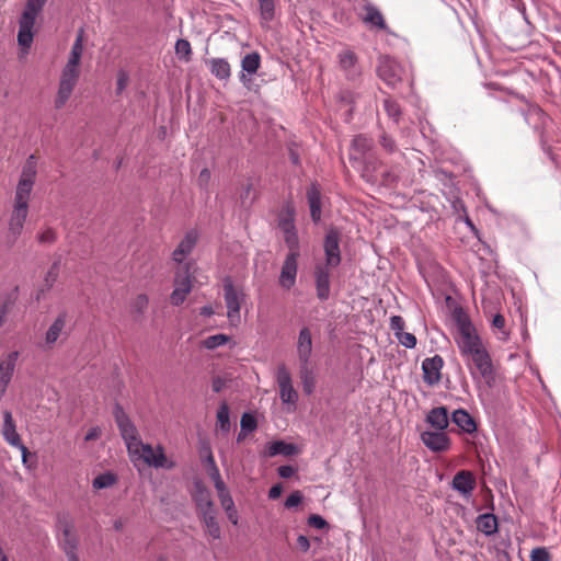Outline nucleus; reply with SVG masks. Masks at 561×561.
<instances>
[{
  "mask_svg": "<svg viewBox=\"0 0 561 561\" xmlns=\"http://www.w3.org/2000/svg\"><path fill=\"white\" fill-rule=\"evenodd\" d=\"M195 488L193 500L196 504L198 517L205 526L207 535L213 539H219L221 537V529L216 518L217 511L210 492L201 483H196Z\"/></svg>",
  "mask_w": 561,
  "mask_h": 561,
  "instance_id": "1",
  "label": "nucleus"
},
{
  "mask_svg": "<svg viewBox=\"0 0 561 561\" xmlns=\"http://www.w3.org/2000/svg\"><path fill=\"white\" fill-rule=\"evenodd\" d=\"M47 0H27L19 21L18 43L24 48H30L33 43V27L37 14L43 10Z\"/></svg>",
  "mask_w": 561,
  "mask_h": 561,
  "instance_id": "2",
  "label": "nucleus"
},
{
  "mask_svg": "<svg viewBox=\"0 0 561 561\" xmlns=\"http://www.w3.org/2000/svg\"><path fill=\"white\" fill-rule=\"evenodd\" d=\"M36 176V163L34 156H30L23 167L20 181L15 191L14 204L28 206L30 194L32 192Z\"/></svg>",
  "mask_w": 561,
  "mask_h": 561,
  "instance_id": "3",
  "label": "nucleus"
},
{
  "mask_svg": "<svg viewBox=\"0 0 561 561\" xmlns=\"http://www.w3.org/2000/svg\"><path fill=\"white\" fill-rule=\"evenodd\" d=\"M138 444L139 445H137L136 450H128L130 455L138 456L150 467L167 469H172L174 467V462L167 459L161 446L153 449L151 445L144 444L141 440H139Z\"/></svg>",
  "mask_w": 561,
  "mask_h": 561,
  "instance_id": "4",
  "label": "nucleus"
},
{
  "mask_svg": "<svg viewBox=\"0 0 561 561\" xmlns=\"http://www.w3.org/2000/svg\"><path fill=\"white\" fill-rule=\"evenodd\" d=\"M113 413L121 435L127 446V450H136L137 445H139L138 442L140 440L136 426L119 404L115 405Z\"/></svg>",
  "mask_w": 561,
  "mask_h": 561,
  "instance_id": "5",
  "label": "nucleus"
},
{
  "mask_svg": "<svg viewBox=\"0 0 561 561\" xmlns=\"http://www.w3.org/2000/svg\"><path fill=\"white\" fill-rule=\"evenodd\" d=\"M458 331L459 336L457 339V344L463 356H468L484 348L481 339L476 333V329L469 321L460 322Z\"/></svg>",
  "mask_w": 561,
  "mask_h": 561,
  "instance_id": "6",
  "label": "nucleus"
},
{
  "mask_svg": "<svg viewBox=\"0 0 561 561\" xmlns=\"http://www.w3.org/2000/svg\"><path fill=\"white\" fill-rule=\"evenodd\" d=\"M193 276L190 273V264L181 265L174 277V289L171 294V304L180 306L192 290Z\"/></svg>",
  "mask_w": 561,
  "mask_h": 561,
  "instance_id": "7",
  "label": "nucleus"
},
{
  "mask_svg": "<svg viewBox=\"0 0 561 561\" xmlns=\"http://www.w3.org/2000/svg\"><path fill=\"white\" fill-rule=\"evenodd\" d=\"M340 239L341 233L336 228L332 227L328 230L323 242L325 254V263L323 265L336 267L341 264Z\"/></svg>",
  "mask_w": 561,
  "mask_h": 561,
  "instance_id": "8",
  "label": "nucleus"
},
{
  "mask_svg": "<svg viewBox=\"0 0 561 561\" xmlns=\"http://www.w3.org/2000/svg\"><path fill=\"white\" fill-rule=\"evenodd\" d=\"M57 529L61 533V538L59 539V547L61 550L78 548L79 538L76 533L75 524L68 515H58Z\"/></svg>",
  "mask_w": 561,
  "mask_h": 561,
  "instance_id": "9",
  "label": "nucleus"
},
{
  "mask_svg": "<svg viewBox=\"0 0 561 561\" xmlns=\"http://www.w3.org/2000/svg\"><path fill=\"white\" fill-rule=\"evenodd\" d=\"M378 77L391 88L401 82L402 69L400 65L390 57H381L377 67Z\"/></svg>",
  "mask_w": 561,
  "mask_h": 561,
  "instance_id": "10",
  "label": "nucleus"
},
{
  "mask_svg": "<svg viewBox=\"0 0 561 561\" xmlns=\"http://www.w3.org/2000/svg\"><path fill=\"white\" fill-rule=\"evenodd\" d=\"M2 435L4 439L13 447H16L22 453L23 461H26V456L28 454L27 448L23 445L22 439L16 432L15 422L12 417V413L10 411L3 412V425H2Z\"/></svg>",
  "mask_w": 561,
  "mask_h": 561,
  "instance_id": "11",
  "label": "nucleus"
},
{
  "mask_svg": "<svg viewBox=\"0 0 561 561\" xmlns=\"http://www.w3.org/2000/svg\"><path fill=\"white\" fill-rule=\"evenodd\" d=\"M477 370L480 373L482 379L491 385L495 381V373L492 364L491 356L486 348H482L478 352H474L470 355H468Z\"/></svg>",
  "mask_w": 561,
  "mask_h": 561,
  "instance_id": "12",
  "label": "nucleus"
},
{
  "mask_svg": "<svg viewBox=\"0 0 561 561\" xmlns=\"http://www.w3.org/2000/svg\"><path fill=\"white\" fill-rule=\"evenodd\" d=\"M298 251L289 252L283 263L278 282L279 285L285 289H290L295 285L298 270Z\"/></svg>",
  "mask_w": 561,
  "mask_h": 561,
  "instance_id": "13",
  "label": "nucleus"
},
{
  "mask_svg": "<svg viewBox=\"0 0 561 561\" xmlns=\"http://www.w3.org/2000/svg\"><path fill=\"white\" fill-rule=\"evenodd\" d=\"M443 365L444 360L439 355H435L423 360V380L426 385L433 387L440 381Z\"/></svg>",
  "mask_w": 561,
  "mask_h": 561,
  "instance_id": "14",
  "label": "nucleus"
},
{
  "mask_svg": "<svg viewBox=\"0 0 561 561\" xmlns=\"http://www.w3.org/2000/svg\"><path fill=\"white\" fill-rule=\"evenodd\" d=\"M330 268L332 266L317 264L314 267V283L317 298L321 301H325L330 297L331 284H330Z\"/></svg>",
  "mask_w": 561,
  "mask_h": 561,
  "instance_id": "15",
  "label": "nucleus"
},
{
  "mask_svg": "<svg viewBox=\"0 0 561 561\" xmlns=\"http://www.w3.org/2000/svg\"><path fill=\"white\" fill-rule=\"evenodd\" d=\"M421 440L434 453L446 451L450 446V439L444 431H424Z\"/></svg>",
  "mask_w": 561,
  "mask_h": 561,
  "instance_id": "16",
  "label": "nucleus"
},
{
  "mask_svg": "<svg viewBox=\"0 0 561 561\" xmlns=\"http://www.w3.org/2000/svg\"><path fill=\"white\" fill-rule=\"evenodd\" d=\"M224 298L228 309L227 316L230 320L240 318V296L237 293L230 277L224 279Z\"/></svg>",
  "mask_w": 561,
  "mask_h": 561,
  "instance_id": "17",
  "label": "nucleus"
},
{
  "mask_svg": "<svg viewBox=\"0 0 561 561\" xmlns=\"http://www.w3.org/2000/svg\"><path fill=\"white\" fill-rule=\"evenodd\" d=\"M312 353V337L309 328L305 327L300 330L297 341V354L299 364H309Z\"/></svg>",
  "mask_w": 561,
  "mask_h": 561,
  "instance_id": "18",
  "label": "nucleus"
},
{
  "mask_svg": "<svg viewBox=\"0 0 561 561\" xmlns=\"http://www.w3.org/2000/svg\"><path fill=\"white\" fill-rule=\"evenodd\" d=\"M451 486L462 495H469L476 486V478L472 472L461 470L454 476Z\"/></svg>",
  "mask_w": 561,
  "mask_h": 561,
  "instance_id": "19",
  "label": "nucleus"
},
{
  "mask_svg": "<svg viewBox=\"0 0 561 561\" xmlns=\"http://www.w3.org/2000/svg\"><path fill=\"white\" fill-rule=\"evenodd\" d=\"M307 201L310 208V216L314 224L321 220V191L317 183H311L307 188Z\"/></svg>",
  "mask_w": 561,
  "mask_h": 561,
  "instance_id": "20",
  "label": "nucleus"
},
{
  "mask_svg": "<svg viewBox=\"0 0 561 561\" xmlns=\"http://www.w3.org/2000/svg\"><path fill=\"white\" fill-rule=\"evenodd\" d=\"M28 206L14 204V208L9 222V231L16 239L22 230L27 217Z\"/></svg>",
  "mask_w": 561,
  "mask_h": 561,
  "instance_id": "21",
  "label": "nucleus"
},
{
  "mask_svg": "<svg viewBox=\"0 0 561 561\" xmlns=\"http://www.w3.org/2000/svg\"><path fill=\"white\" fill-rule=\"evenodd\" d=\"M197 239H198L197 231H195V230L188 231L185 234V237L183 238V240L179 243L176 249L173 251V254H172L173 260L179 263H182L183 259L193 251V249L197 242Z\"/></svg>",
  "mask_w": 561,
  "mask_h": 561,
  "instance_id": "22",
  "label": "nucleus"
},
{
  "mask_svg": "<svg viewBox=\"0 0 561 561\" xmlns=\"http://www.w3.org/2000/svg\"><path fill=\"white\" fill-rule=\"evenodd\" d=\"M261 65V56L257 51L247 54L241 60L242 72L240 75V81L243 84L250 82L248 75H254L259 70Z\"/></svg>",
  "mask_w": 561,
  "mask_h": 561,
  "instance_id": "23",
  "label": "nucleus"
},
{
  "mask_svg": "<svg viewBox=\"0 0 561 561\" xmlns=\"http://www.w3.org/2000/svg\"><path fill=\"white\" fill-rule=\"evenodd\" d=\"M426 422L436 431H444L448 427L449 416L446 407L433 408L426 415Z\"/></svg>",
  "mask_w": 561,
  "mask_h": 561,
  "instance_id": "24",
  "label": "nucleus"
},
{
  "mask_svg": "<svg viewBox=\"0 0 561 561\" xmlns=\"http://www.w3.org/2000/svg\"><path fill=\"white\" fill-rule=\"evenodd\" d=\"M451 421L463 432L471 434L477 431L473 417L463 409L454 411Z\"/></svg>",
  "mask_w": 561,
  "mask_h": 561,
  "instance_id": "25",
  "label": "nucleus"
},
{
  "mask_svg": "<svg viewBox=\"0 0 561 561\" xmlns=\"http://www.w3.org/2000/svg\"><path fill=\"white\" fill-rule=\"evenodd\" d=\"M296 454H298V447L295 444L286 443L284 440H274L266 447V455L268 457H274L277 455L289 457Z\"/></svg>",
  "mask_w": 561,
  "mask_h": 561,
  "instance_id": "26",
  "label": "nucleus"
},
{
  "mask_svg": "<svg viewBox=\"0 0 561 561\" xmlns=\"http://www.w3.org/2000/svg\"><path fill=\"white\" fill-rule=\"evenodd\" d=\"M209 69L213 76L219 80H228L231 76L229 62L224 58H211L209 61Z\"/></svg>",
  "mask_w": 561,
  "mask_h": 561,
  "instance_id": "27",
  "label": "nucleus"
},
{
  "mask_svg": "<svg viewBox=\"0 0 561 561\" xmlns=\"http://www.w3.org/2000/svg\"><path fill=\"white\" fill-rule=\"evenodd\" d=\"M477 528L486 536L495 534L497 531L496 516L491 513L479 515L477 518Z\"/></svg>",
  "mask_w": 561,
  "mask_h": 561,
  "instance_id": "28",
  "label": "nucleus"
},
{
  "mask_svg": "<svg viewBox=\"0 0 561 561\" xmlns=\"http://www.w3.org/2000/svg\"><path fill=\"white\" fill-rule=\"evenodd\" d=\"M67 321V313L61 312L46 332V343L54 344L62 332Z\"/></svg>",
  "mask_w": 561,
  "mask_h": 561,
  "instance_id": "29",
  "label": "nucleus"
},
{
  "mask_svg": "<svg viewBox=\"0 0 561 561\" xmlns=\"http://www.w3.org/2000/svg\"><path fill=\"white\" fill-rule=\"evenodd\" d=\"M378 161L371 156L365 157L362 170V176L369 183L377 184L379 174L377 173Z\"/></svg>",
  "mask_w": 561,
  "mask_h": 561,
  "instance_id": "30",
  "label": "nucleus"
},
{
  "mask_svg": "<svg viewBox=\"0 0 561 561\" xmlns=\"http://www.w3.org/2000/svg\"><path fill=\"white\" fill-rule=\"evenodd\" d=\"M294 217H295L294 207L291 205L287 204L278 217V227L283 232H290V230L296 229L295 224H294V221H295Z\"/></svg>",
  "mask_w": 561,
  "mask_h": 561,
  "instance_id": "31",
  "label": "nucleus"
},
{
  "mask_svg": "<svg viewBox=\"0 0 561 561\" xmlns=\"http://www.w3.org/2000/svg\"><path fill=\"white\" fill-rule=\"evenodd\" d=\"M363 20L365 23H368L380 30H385L387 27L381 12L376 7L370 4L365 7V16Z\"/></svg>",
  "mask_w": 561,
  "mask_h": 561,
  "instance_id": "32",
  "label": "nucleus"
},
{
  "mask_svg": "<svg viewBox=\"0 0 561 561\" xmlns=\"http://www.w3.org/2000/svg\"><path fill=\"white\" fill-rule=\"evenodd\" d=\"M299 376L302 383V389L306 394L313 392L316 387V378L312 370L309 368V364H300Z\"/></svg>",
  "mask_w": 561,
  "mask_h": 561,
  "instance_id": "33",
  "label": "nucleus"
},
{
  "mask_svg": "<svg viewBox=\"0 0 561 561\" xmlns=\"http://www.w3.org/2000/svg\"><path fill=\"white\" fill-rule=\"evenodd\" d=\"M356 55L352 51H344L340 55V65L343 70L348 71L350 76L355 77L358 75L356 68Z\"/></svg>",
  "mask_w": 561,
  "mask_h": 561,
  "instance_id": "34",
  "label": "nucleus"
},
{
  "mask_svg": "<svg viewBox=\"0 0 561 561\" xmlns=\"http://www.w3.org/2000/svg\"><path fill=\"white\" fill-rule=\"evenodd\" d=\"M217 426L224 433H228L230 431L229 407L226 402H222L218 408Z\"/></svg>",
  "mask_w": 561,
  "mask_h": 561,
  "instance_id": "35",
  "label": "nucleus"
},
{
  "mask_svg": "<svg viewBox=\"0 0 561 561\" xmlns=\"http://www.w3.org/2000/svg\"><path fill=\"white\" fill-rule=\"evenodd\" d=\"M215 489L217 490V494H218V497H219V501H220V504L222 506V508L226 511V512H229L231 511L232 508H234V503H233V500L226 486L225 483H217V486H215Z\"/></svg>",
  "mask_w": 561,
  "mask_h": 561,
  "instance_id": "36",
  "label": "nucleus"
},
{
  "mask_svg": "<svg viewBox=\"0 0 561 561\" xmlns=\"http://www.w3.org/2000/svg\"><path fill=\"white\" fill-rule=\"evenodd\" d=\"M73 89H75V87L69 85L66 82L59 81V88H58L57 96L55 100L56 108H61L66 104V102L69 100Z\"/></svg>",
  "mask_w": 561,
  "mask_h": 561,
  "instance_id": "37",
  "label": "nucleus"
},
{
  "mask_svg": "<svg viewBox=\"0 0 561 561\" xmlns=\"http://www.w3.org/2000/svg\"><path fill=\"white\" fill-rule=\"evenodd\" d=\"M352 146L357 153L365 156L370 151L373 141L364 135H358L353 139Z\"/></svg>",
  "mask_w": 561,
  "mask_h": 561,
  "instance_id": "38",
  "label": "nucleus"
},
{
  "mask_svg": "<svg viewBox=\"0 0 561 561\" xmlns=\"http://www.w3.org/2000/svg\"><path fill=\"white\" fill-rule=\"evenodd\" d=\"M260 15L264 22H271L275 16V0L259 1Z\"/></svg>",
  "mask_w": 561,
  "mask_h": 561,
  "instance_id": "39",
  "label": "nucleus"
},
{
  "mask_svg": "<svg viewBox=\"0 0 561 561\" xmlns=\"http://www.w3.org/2000/svg\"><path fill=\"white\" fill-rule=\"evenodd\" d=\"M116 482V476L112 472L99 474L94 478L92 485L94 489L101 490L114 485Z\"/></svg>",
  "mask_w": 561,
  "mask_h": 561,
  "instance_id": "40",
  "label": "nucleus"
},
{
  "mask_svg": "<svg viewBox=\"0 0 561 561\" xmlns=\"http://www.w3.org/2000/svg\"><path fill=\"white\" fill-rule=\"evenodd\" d=\"M175 54L180 59L190 61L192 57V47L187 39L180 38L175 43Z\"/></svg>",
  "mask_w": 561,
  "mask_h": 561,
  "instance_id": "41",
  "label": "nucleus"
},
{
  "mask_svg": "<svg viewBox=\"0 0 561 561\" xmlns=\"http://www.w3.org/2000/svg\"><path fill=\"white\" fill-rule=\"evenodd\" d=\"M383 107L388 116L397 123L401 116V108L397 101L387 98L383 100Z\"/></svg>",
  "mask_w": 561,
  "mask_h": 561,
  "instance_id": "42",
  "label": "nucleus"
},
{
  "mask_svg": "<svg viewBox=\"0 0 561 561\" xmlns=\"http://www.w3.org/2000/svg\"><path fill=\"white\" fill-rule=\"evenodd\" d=\"M255 199V195L253 193V184L248 182L243 185L242 191L240 193V204L242 207H250Z\"/></svg>",
  "mask_w": 561,
  "mask_h": 561,
  "instance_id": "43",
  "label": "nucleus"
},
{
  "mask_svg": "<svg viewBox=\"0 0 561 561\" xmlns=\"http://www.w3.org/2000/svg\"><path fill=\"white\" fill-rule=\"evenodd\" d=\"M79 75V69L65 66L61 72L60 82H66L69 85L76 87Z\"/></svg>",
  "mask_w": 561,
  "mask_h": 561,
  "instance_id": "44",
  "label": "nucleus"
},
{
  "mask_svg": "<svg viewBox=\"0 0 561 561\" xmlns=\"http://www.w3.org/2000/svg\"><path fill=\"white\" fill-rule=\"evenodd\" d=\"M148 297L144 294L138 295L131 304V312L137 316H142L148 308Z\"/></svg>",
  "mask_w": 561,
  "mask_h": 561,
  "instance_id": "45",
  "label": "nucleus"
},
{
  "mask_svg": "<svg viewBox=\"0 0 561 561\" xmlns=\"http://www.w3.org/2000/svg\"><path fill=\"white\" fill-rule=\"evenodd\" d=\"M229 341V336L226 334H215L204 340L203 345L208 350L217 348L226 344Z\"/></svg>",
  "mask_w": 561,
  "mask_h": 561,
  "instance_id": "46",
  "label": "nucleus"
},
{
  "mask_svg": "<svg viewBox=\"0 0 561 561\" xmlns=\"http://www.w3.org/2000/svg\"><path fill=\"white\" fill-rule=\"evenodd\" d=\"M280 399L284 403H295L298 399L297 391L293 385H286L279 387Z\"/></svg>",
  "mask_w": 561,
  "mask_h": 561,
  "instance_id": "47",
  "label": "nucleus"
},
{
  "mask_svg": "<svg viewBox=\"0 0 561 561\" xmlns=\"http://www.w3.org/2000/svg\"><path fill=\"white\" fill-rule=\"evenodd\" d=\"M59 267H60V257L51 264L49 271L46 274L45 285H46L47 289H50L54 286L55 282L57 280L58 275H59Z\"/></svg>",
  "mask_w": 561,
  "mask_h": 561,
  "instance_id": "48",
  "label": "nucleus"
},
{
  "mask_svg": "<svg viewBox=\"0 0 561 561\" xmlns=\"http://www.w3.org/2000/svg\"><path fill=\"white\" fill-rule=\"evenodd\" d=\"M242 432H253L257 427V421L251 413H243L240 421Z\"/></svg>",
  "mask_w": 561,
  "mask_h": 561,
  "instance_id": "49",
  "label": "nucleus"
},
{
  "mask_svg": "<svg viewBox=\"0 0 561 561\" xmlns=\"http://www.w3.org/2000/svg\"><path fill=\"white\" fill-rule=\"evenodd\" d=\"M398 181V175L390 170H385L379 174L378 183L383 186H393Z\"/></svg>",
  "mask_w": 561,
  "mask_h": 561,
  "instance_id": "50",
  "label": "nucleus"
},
{
  "mask_svg": "<svg viewBox=\"0 0 561 561\" xmlns=\"http://www.w3.org/2000/svg\"><path fill=\"white\" fill-rule=\"evenodd\" d=\"M530 561H551V556L547 548L537 547L530 552Z\"/></svg>",
  "mask_w": 561,
  "mask_h": 561,
  "instance_id": "51",
  "label": "nucleus"
},
{
  "mask_svg": "<svg viewBox=\"0 0 561 561\" xmlns=\"http://www.w3.org/2000/svg\"><path fill=\"white\" fill-rule=\"evenodd\" d=\"M396 337L398 339L400 344L407 348H414L416 345V337L412 333L403 331V332H400V334H398Z\"/></svg>",
  "mask_w": 561,
  "mask_h": 561,
  "instance_id": "52",
  "label": "nucleus"
},
{
  "mask_svg": "<svg viewBox=\"0 0 561 561\" xmlns=\"http://www.w3.org/2000/svg\"><path fill=\"white\" fill-rule=\"evenodd\" d=\"M307 524L310 526V527H314L317 529H324V528H329V524L328 522L320 515H317V514H312L308 517L307 519Z\"/></svg>",
  "mask_w": 561,
  "mask_h": 561,
  "instance_id": "53",
  "label": "nucleus"
},
{
  "mask_svg": "<svg viewBox=\"0 0 561 561\" xmlns=\"http://www.w3.org/2000/svg\"><path fill=\"white\" fill-rule=\"evenodd\" d=\"M284 240L290 252L298 251V236L296 229L290 230V232H284Z\"/></svg>",
  "mask_w": 561,
  "mask_h": 561,
  "instance_id": "54",
  "label": "nucleus"
},
{
  "mask_svg": "<svg viewBox=\"0 0 561 561\" xmlns=\"http://www.w3.org/2000/svg\"><path fill=\"white\" fill-rule=\"evenodd\" d=\"M302 494L300 491H294L289 494V496L285 501L286 508L297 507L302 502Z\"/></svg>",
  "mask_w": 561,
  "mask_h": 561,
  "instance_id": "55",
  "label": "nucleus"
},
{
  "mask_svg": "<svg viewBox=\"0 0 561 561\" xmlns=\"http://www.w3.org/2000/svg\"><path fill=\"white\" fill-rule=\"evenodd\" d=\"M277 382L278 386H286L291 383V377L285 365L278 367L277 370Z\"/></svg>",
  "mask_w": 561,
  "mask_h": 561,
  "instance_id": "56",
  "label": "nucleus"
},
{
  "mask_svg": "<svg viewBox=\"0 0 561 561\" xmlns=\"http://www.w3.org/2000/svg\"><path fill=\"white\" fill-rule=\"evenodd\" d=\"M390 329L393 331L394 336L403 332L404 329V320L400 316H392L390 318Z\"/></svg>",
  "mask_w": 561,
  "mask_h": 561,
  "instance_id": "57",
  "label": "nucleus"
},
{
  "mask_svg": "<svg viewBox=\"0 0 561 561\" xmlns=\"http://www.w3.org/2000/svg\"><path fill=\"white\" fill-rule=\"evenodd\" d=\"M129 81L128 75L121 70L117 75V82H116V94H121L127 87Z\"/></svg>",
  "mask_w": 561,
  "mask_h": 561,
  "instance_id": "58",
  "label": "nucleus"
},
{
  "mask_svg": "<svg viewBox=\"0 0 561 561\" xmlns=\"http://www.w3.org/2000/svg\"><path fill=\"white\" fill-rule=\"evenodd\" d=\"M83 35H84V31H83V28H80L78 31L76 41L71 47L70 53H76L78 55H82V53H83Z\"/></svg>",
  "mask_w": 561,
  "mask_h": 561,
  "instance_id": "59",
  "label": "nucleus"
},
{
  "mask_svg": "<svg viewBox=\"0 0 561 561\" xmlns=\"http://www.w3.org/2000/svg\"><path fill=\"white\" fill-rule=\"evenodd\" d=\"M41 243H53L56 241V232L51 228H47L37 237Z\"/></svg>",
  "mask_w": 561,
  "mask_h": 561,
  "instance_id": "60",
  "label": "nucleus"
},
{
  "mask_svg": "<svg viewBox=\"0 0 561 561\" xmlns=\"http://www.w3.org/2000/svg\"><path fill=\"white\" fill-rule=\"evenodd\" d=\"M380 145L388 152H393L394 149H396L394 140L391 137L387 136L386 134L381 135V137H380Z\"/></svg>",
  "mask_w": 561,
  "mask_h": 561,
  "instance_id": "61",
  "label": "nucleus"
},
{
  "mask_svg": "<svg viewBox=\"0 0 561 561\" xmlns=\"http://www.w3.org/2000/svg\"><path fill=\"white\" fill-rule=\"evenodd\" d=\"M207 473L209 478L214 481V485L217 486V483H225L221 479L219 469L217 466H213L211 468H207Z\"/></svg>",
  "mask_w": 561,
  "mask_h": 561,
  "instance_id": "62",
  "label": "nucleus"
},
{
  "mask_svg": "<svg viewBox=\"0 0 561 561\" xmlns=\"http://www.w3.org/2000/svg\"><path fill=\"white\" fill-rule=\"evenodd\" d=\"M210 181V171L205 168L199 172L197 182L201 187H207L208 183Z\"/></svg>",
  "mask_w": 561,
  "mask_h": 561,
  "instance_id": "63",
  "label": "nucleus"
},
{
  "mask_svg": "<svg viewBox=\"0 0 561 561\" xmlns=\"http://www.w3.org/2000/svg\"><path fill=\"white\" fill-rule=\"evenodd\" d=\"M277 471L280 478L289 479L294 476L296 469L293 466H280Z\"/></svg>",
  "mask_w": 561,
  "mask_h": 561,
  "instance_id": "64",
  "label": "nucleus"
}]
</instances>
